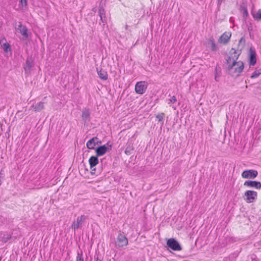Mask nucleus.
I'll use <instances>...</instances> for the list:
<instances>
[{
    "mask_svg": "<svg viewBox=\"0 0 261 261\" xmlns=\"http://www.w3.org/2000/svg\"><path fill=\"white\" fill-rule=\"evenodd\" d=\"M241 54V49L237 55L232 56V62L226 68V72L232 76L238 77L243 72L244 68V63L241 61H237Z\"/></svg>",
    "mask_w": 261,
    "mask_h": 261,
    "instance_id": "nucleus-1",
    "label": "nucleus"
},
{
    "mask_svg": "<svg viewBox=\"0 0 261 261\" xmlns=\"http://www.w3.org/2000/svg\"><path fill=\"white\" fill-rule=\"evenodd\" d=\"M168 247L174 251H180L182 247L179 242L174 238L168 239L166 243Z\"/></svg>",
    "mask_w": 261,
    "mask_h": 261,
    "instance_id": "nucleus-2",
    "label": "nucleus"
},
{
    "mask_svg": "<svg viewBox=\"0 0 261 261\" xmlns=\"http://www.w3.org/2000/svg\"><path fill=\"white\" fill-rule=\"evenodd\" d=\"M244 196L246 197L245 200L246 202L251 203L257 199V193L254 191L248 190L245 192Z\"/></svg>",
    "mask_w": 261,
    "mask_h": 261,
    "instance_id": "nucleus-3",
    "label": "nucleus"
},
{
    "mask_svg": "<svg viewBox=\"0 0 261 261\" xmlns=\"http://www.w3.org/2000/svg\"><path fill=\"white\" fill-rule=\"evenodd\" d=\"M257 171L253 169L244 170L241 174L243 178L247 179H254L257 177Z\"/></svg>",
    "mask_w": 261,
    "mask_h": 261,
    "instance_id": "nucleus-4",
    "label": "nucleus"
},
{
    "mask_svg": "<svg viewBox=\"0 0 261 261\" xmlns=\"http://www.w3.org/2000/svg\"><path fill=\"white\" fill-rule=\"evenodd\" d=\"M147 88V84L144 81L138 82L135 86V91L137 94H143L145 93Z\"/></svg>",
    "mask_w": 261,
    "mask_h": 261,
    "instance_id": "nucleus-5",
    "label": "nucleus"
},
{
    "mask_svg": "<svg viewBox=\"0 0 261 261\" xmlns=\"http://www.w3.org/2000/svg\"><path fill=\"white\" fill-rule=\"evenodd\" d=\"M96 155L91 156L89 159V163L90 164V169L91 170L92 174H96V168L95 167L98 164V159Z\"/></svg>",
    "mask_w": 261,
    "mask_h": 261,
    "instance_id": "nucleus-6",
    "label": "nucleus"
},
{
    "mask_svg": "<svg viewBox=\"0 0 261 261\" xmlns=\"http://www.w3.org/2000/svg\"><path fill=\"white\" fill-rule=\"evenodd\" d=\"M86 219V216L85 215H81L80 217H78L76 219V221H74L71 225L72 229L74 230L77 229L79 227H80L82 224L85 222Z\"/></svg>",
    "mask_w": 261,
    "mask_h": 261,
    "instance_id": "nucleus-7",
    "label": "nucleus"
},
{
    "mask_svg": "<svg viewBox=\"0 0 261 261\" xmlns=\"http://www.w3.org/2000/svg\"><path fill=\"white\" fill-rule=\"evenodd\" d=\"M244 186L248 188H254L256 189H261V182L255 180H246L244 183Z\"/></svg>",
    "mask_w": 261,
    "mask_h": 261,
    "instance_id": "nucleus-8",
    "label": "nucleus"
},
{
    "mask_svg": "<svg viewBox=\"0 0 261 261\" xmlns=\"http://www.w3.org/2000/svg\"><path fill=\"white\" fill-rule=\"evenodd\" d=\"M16 31L21 34L25 39L29 37L28 29L25 25H23L21 22L18 25L16 28Z\"/></svg>",
    "mask_w": 261,
    "mask_h": 261,
    "instance_id": "nucleus-9",
    "label": "nucleus"
},
{
    "mask_svg": "<svg viewBox=\"0 0 261 261\" xmlns=\"http://www.w3.org/2000/svg\"><path fill=\"white\" fill-rule=\"evenodd\" d=\"M256 63V55L254 49L250 48L249 54V66H254Z\"/></svg>",
    "mask_w": 261,
    "mask_h": 261,
    "instance_id": "nucleus-10",
    "label": "nucleus"
},
{
    "mask_svg": "<svg viewBox=\"0 0 261 261\" xmlns=\"http://www.w3.org/2000/svg\"><path fill=\"white\" fill-rule=\"evenodd\" d=\"M117 242L118 243V245L120 247H122L126 246L128 244V240L127 238L120 233L117 237Z\"/></svg>",
    "mask_w": 261,
    "mask_h": 261,
    "instance_id": "nucleus-11",
    "label": "nucleus"
},
{
    "mask_svg": "<svg viewBox=\"0 0 261 261\" xmlns=\"http://www.w3.org/2000/svg\"><path fill=\"white\" fill-rule=\"evenodd\" d=\"M231 36L230 33L225 32L219 37L218 41L221 43L226 44L229 42Z\"/></svg>",
    "mask_w": 261,
    "mask_h": 261,
    "instance_id": "nucleus-12",
    "label": "nucleus"
},
{
    "mask_svg": "<svg viewBox=\"0 0 261 261\" xmlns=\"http://www.w3.org/2000/svg\"><path fill=\"white\" fill-rule=\"evenodd\" d=\"M108 148L106 145H103L97 147L95 149V152L97 156H100L104 155L108 151Z\"/></svg>",
    "mask_w": 261,
    "mask_h": 261,
    "instance_id": "nucleus-13",
    "label": "nucleus"
},
{
    "mask_svg": "<svg viewBox=\"0 0 261 261\" xmlns=\"http://www.w3.org/2000/svg\"><path fill=\"white\" fill-rule=\"evenodd\" d=\"M207 46L208 47H211L212 51H216L218 50V47L215 43V40L213 37H210L206 42Z\"/></svg>",
    "mask_w": 261,
    "mask_h": 261,
    "instance_id": "nucleus-14",
    "label": "nucleus"
},
{
    "mask_svg": "<svg viewBox=\"0 0 261 261\" xmlns=\"http://www.w3.org/2000/svg\"><path fill=\"white\" fill-rule=\"evenodd\" d=\"M98 140V138L97 137H93L91 139H90L86 144L87 147L88 148L90 149H95V146L98 143H101L99 142H96Z\"/></svg>",
    "mask_w": 261,
    "mask_h": 261,
    "instance_id": "nucleus-15",
    "label": "nucleus"
},
{
    "mask_svg": "<svg viewBox=\"0 0 261 261\" xmlns=\"http://www.w3.org/2000/svg\"><path fill=\"white\" fill-rule=\"evenodd\" d=\"M90 112L89 109L84 108L82 110V118L84 123H86L90 120Z\"/></svg>",
    "mask_w": 261,
    "mask_h": 261,
    "instance_id": "nucleus-16",
    "label": "nucleus"
},
{
    "mask_svg": "<svg viewBox=\"0 0 261 261\" xmlns=\"http://www.w3.org/2000/svg\"><path fill=\"white\" fill-rule=\"evenodd\" d=\"M11 238V234L7 232H1L0 239L4 243L7 242Z\"/></svg>",
    "mask_w": 261,
    "mask_h": 261,
    "instance_id": "nucleus-17",
    "label": "nucleus"
},
{
    "mask_svg": "<svg viewBox=\"0 0 261 261\" xmlns=\"http://www.w3.org/2000/svg\"><path fill=\"white\" fill-rule=\"evenodd\" d=\"M4 40L6 41V39L5 38L0 40V44L3 47L4 50L7 53L9 52V51H11V45L7 42L3 43V41Z\"/></svg>",
    "mask_w": 261,
    "mask_h": 261,
    "instance_id": "nucleus-18",
    "label": "nucleus"
},
{
    "mask_svg": "<svg viewBox=\"0 0 261 261\" xmlns=\"http://www.w3.org/2000/svg\"><path fill=\"white\" fill-rule=\"evenodd\" d=\"M229 54L231 55V56L228 57L226 59V64L227 65V67L229 66V65L231 64L232 63H231V60H232V56H234V55H238L236 49L234 48H231L229 52Z\"/></svg>",
    "mask_w": 261,
    "mask_h": 261,
    "instance_id": "nucleus-19",
    "label": "nucleus"
},
{
    "mask_svg": "<svg viewBox=\"0 0 261 261\" xmlns=\"http://www.w3.org/2000/svg\"><path fill=\"white\" fill-rule=\"evenodd\" d=\"M97 74L100 79L103 81H106L108 79V73L107 72L100 69V70H98V68H97Z\"/></svg>",
    "mask_w": 261,
    "mask_h": 261,
    "instance_id": "nucleus-20",
    "label": "nucleus"
},
{
    "mask_svg": "<svg viewBox=\"0 0 261 261\" xmlns=\"http://www.w3.org/2000/svg\"><path fill=\"white\" fill-rule=\"evenodd\" d=\"M98 15L100 18V20L103 23H107V19L106 17V12L105 9L98 10Z\"/></svg>",
    "mask_w": 261,
    "mask_h": 261,
    "instance_id": "nucleus-21",
    "label": "nucleus"
},
{
    "mask_svg": "<svg viewBox=\"0 0 261 261\" xmlns=\"http://www.w3.org/2000/svg\"><path fill=\"white\" fill-rule=\"evenodd\" d=\"M246 43V40L244 37H242L241 38L239 41V43L238 44V49H237V53L238 54L240 53V49H242V48L245 46Z\"/></svg>",
    "mask_w": 261,
    "mask_h": 261,
    "instance_id": "nucleus-22",
    "label": "nucleus"
},
{
    "mask_svg": "<svg viewBox=\"0 0 261 261\" xmlns=\"http://www.w3.org/2000/svg\"><path fill=\"white\" fill-rule=\"evenodd\" d=\"M252 15L254 19L257 21H261V9L257 10L256 13H252Z\"/></svg>",
    "mask_w": 261,
    "mask_h": 261,
    "instance_id": "nucleus-23",
    "label": "nucleus"
},
{
    "mask_svg": "<svg viewBox=\"0 0 261 261\" xmlns=\"http://www.w3.org/2000/svg\"><path fill=\"white\" fill-rule=\"evenodd\" d=\"M34 107V110L36 112H40L42 110L44 109V102L40 101L39 103H37L35 106H33Z\"/></svg>",
    "mask_w": 261,
    "mask_h": 261,
    "instance_id": "nucleus-24",
    "label": "nucleus"
},
{
    "mask_svg": "<svg viewBox=\"0 0 261 261\" xmlns=\"http://www.w3.org/2000/svg\"><path fill=\"white\" fill-rule=\"evenodd\" d=\"M32 61L31 59H27L26 61V65L24 67L25 72L29 71L32 67Z\"/></svg>",
    "mask_w": 261,
    "mask_h": 261,
    "instance_id": "nucleus-25",
    "label": "nucleus"
},
{
    "mask_svg": "<svg viewBox=\"0 0 261 261\" xmlns=\"http://www.w3.org/2000/svg\"><path fill=\"white\" fill-rule=\"evenodd\" d=\"M134 150L133 144L129 143L127 144L124 152L126 155H130L132 154Z\"/></svg>",
    "mask_w": 261,
    "mask_h": 261,
    "instance_id": "nucleus-26",
    "label": "nucleus"
},
{
    "mask_svg": "<svg viewBox=\"0 0 261 261\" xmlns=\"http://www.w3.org/2000/svg\"><path fill=\"white\" fill-rule=\"evenodd\" d=\"M156 118L158 119L159 122H160L162 125L164 123V118L165 117V114L164 113H161L156 115Z\"/></svg>",
    "mask_w": 261,
    "mask_h": 261,
    "instance_id": "nucleus-27",
    "label": "nucleus"
},
{
    "mask_svg": "<svg viewBox=\"0 0 261 261\" xmlns=\"http://www.w3.org/2000/svg\"><path fill=\"white\" fill-rule=\"evenodd\" d=\"M215 80L216 81H218V80L217 79L220 76V74L221 72L220 67L218 66H216V67H215Z\"/></svg>",
    "mask_w": 261,
    "mask_h": 261,
    "instance_id": "nucleus-28",
    "label": "nucleus"
},
{
    "mask_svg": "<svg viewBox=\"0 0 261 261\" xmlns=\"http://www.w3.org/2000/svg\"><path fill=\"white\" fill-rule=\"evenodd\" d=\"M261 74V72L258 71H255L251 75V76H250V77L251 79H255V78H257L260 74Z\"/></svg>",
    "mask_w": 261,
    "mask_h": 261,
    "instance_id": "nucleus-29",
    "label": "nucleus"
},
{
    "mask_svg": "<svg viewBox=\"0 0 261 261\" xmlns=\"http://www.w3.org/2000/svg\"><path fill=\"white\" fill-rule=\"evenodd\" d=\"M242 10H243V16L244 18H246L249 15L247 8L246 7L243 8Z\"/></svg>",
    "mask_w": 261,
    "mask_h": 261,
    "instance_id": "nucleus-30",
    "label": "nucleus"
},
{
    "mask_svg": "<svg viewBox=\"0 0 261 261\" xmlns=\"http://www.w3.org/2000/svg\"><path fill=\"white\" fill-rule=\"evenodd\" d=\"M177 101L176 98L175 96H173L171 98L168 99V104L170 105L171 103H174Z\"/></svg>",
    "mask_w": 261,
    "mask_h": 261,
    "instance_id": "nucleus-31",
    "label": "nucleus"
},
{
    "mask_svg": "<svg viewBox=\"0 0 261 261\" xmlns=\"http://www.w3.org/2000/svg\"><path fill=\"white\" fill-rule=\"evenodd\" d=\"M82 252H81V254H80L79 252H77V256L76 257V261H84V258L82 256Z\"/></svg>",
    "mask_w": 261,
    "mask_h": 261,
    "instance_id": "nucleus-32",
    "label": "nucleus"
},
{
    "mask_svg": "<svg viewBox=\"0 0 261 261\" xmlns=\"http://www.w3.org/2000/svg\"><path fill=\"white\" fill-rule=\"evenodd\" d=\"M105 5V3H103L102 0H101L99 5L98 10H101V8L102 9H105V8H104Z\"/></svg>",
    "mask_w": 261,
    "mask_h": 261,
    "instance_id": "nucleus-33",
    "label": "nucleus"
},
{
    "mask_svg": "<svg viewBox=\"0 0 261 261\" xmlns=\"http://www.w3.org/2000/svg\"><path fill=\"white\" fill-rule=\"evenodd\" d=\"M20 3L22 7L27 6V0H20Z\"/></svg>",
    "mask_w": 261,
    "mask_h": 261,
    "instance_id": "nucleus-34",
    "label": "nucleus"
},
{
    "mask_svg": "<svg viewBox=\"0 0 261 261\" xmlns=\"http://www.w3.org/2000/svg\"><path fill=\"white\" fill-rule=\"evenodd\" d=\"M225 0H217L218 5L220 6L223 2Z\"/></svg>",
    "mask_w": 261,
    "mask_h": 261,
    "instance_id": "nucleus-35",
    "label": "nucleus"
},
{
    "mask_svg": "<svg viewBox=\"0 0 261 261\" xmlns=\"http://www.w3.org/2000/svg\"><path fill=\"white\" fill-rule=\"evenodd\" d=\"M248 30L249 32H250L251 31H252V26H250V27H248Z\"/></svg>",
    "mask_w": 261,
    "mask_h": 261,
    "instance_id": "nucleus-36",
    "label": "nucleus"
},
{
    "mask_svg": "<svg viewBox=\"0 0 261 261\" xmlns=\"http://www.w3.org/2000/svg\"><path fill=\"white\" fill-rule=\"evenodd\" d=\"M94 259H95V261H101L100 259H99L98 257V256H97L96 257L95 256H94Z\"/></svg>",
    "mask_w": 261,
    "mask_h": 261,
    "instance_id": "nucleus-37",
    "label": "nucleus"
},
{
    "mask_svg": "<svg viewBox=\"0 0 261 261\" xmlns=\"http://www.w3.org/2000/svg\"><path fill=\"white\" fill-rule=\"evenodd\" d=\"M106 145H107V146H108L110 148V149L111 148V147H112V145H111V144H109V142H108V143L106 144Z\"/></svg>",
    "mask_w": 261,
    "mask_h": 261,
    "instance_id": "nucleus-38",
    "label": "nucleus"
},
{
    "mask_svg": "<svg viewBox=\"0 0 261 261\" xmlns=\"http://www.w3.org/2000/svg\"><path fill=\"white\" fill-rule=\"evenodd\" d=\"M92 10V11L96 12L97 11V9L96 8H93Z\"/></svg>",
    "mask_w": 261,
    "mask_h": 261,
    "instance_id": "nucleus-39",
    "label": "nucleus"
},
{
    "mask_svg": "<svg viewBox=\"0 0 261 261\" xmlns=\"http://www.w3.org/2000/svg\"><path fill=\"white\" fill-rule=\"evenodd\" d=\"M2 184V181L0 180V186Z\"/></svg>",
    "mask_w": 261,
    "mask_h": 261,
    "instance_id": "nucleus-40",
    "label": "nucleus"
},
{
    "mask_svg": "<svg viewBox=\"0 0 261 261\" xmlns=\"http://www.w3.org/2000/svg\"><path fill=\"white\" fill-rule=\"evenodd\" d=\"M173 108H174V110H175V108H174L173 107H172Z\"/></svg>",
    "mask_w": 261,
    "mask_h": 261,
    "instance_id": "nucleus-41",
    "label": "nucleus"
}]
</instances>
